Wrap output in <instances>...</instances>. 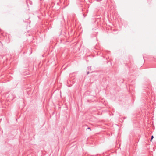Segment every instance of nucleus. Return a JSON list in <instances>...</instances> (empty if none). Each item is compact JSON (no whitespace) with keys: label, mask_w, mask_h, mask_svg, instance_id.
I'll use <instances>...</instances> for the list:
<instances>
[{"label":"nucleus","mask_w":156,"mask_h":156,"mask_svg":"<svg viewBox=\"0 0 156 156\" xmlns=\"http://www.w3.org/2000/svg\"><path fill=\"white\" fill-rule=\"evenodd\" d=\"M91 70V67H88L87 69V71H89L90 70Z\"/></svg>","instance_id":"1"},{"label":"nucleus","mask_w":156,"mask_h":156,"mask_svg":"<svg viewBox=\"0 0 156 156\" xmlns=\"http://www.w3.org/2000/svg\"><path fill=\"white\" fill-rule=\"evenodd\" d=\"M154 138V136L153 135H152L151 136V141H152V140L153 139V138Z\"/></svg>","instance_id":"2"},{"label":"nucleus","mask_w":156,"mask_h":156,"mask_svg":"<svg viewBox=\"0 0 156 156\" xmlns=\"http://www.w3.org/2000/svg\"><path fill=\"white\" fill-rule=\"evenodd\" d=\"M89 73V71H87V75Z\"/></svg>","instance_id":"3"},{"label":"nucleus","mask_w":156,"mask_h":156,"mask_svg":"<svg viewBox=\"0 0 156 156\" xmlns=\"http://www.w3.org/2000/svg\"><path fill=\"white\" fill-rule=\"evenodd\" d=\"M87 129H90V131H91V129L90 127H88V128H87Z\"/></svg>","instance_id":"4"}]
</instances>
